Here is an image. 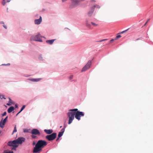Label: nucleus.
<instances>
[{
	"mask_svg": "<svg viewBox=\"0 0 153 153\" xmlns=\"http://www.w3.org/2000/svg\"><path fill=\"white\" fill-rule=\"evenodd\" d=\"M84 0H72V2L70 5V7L71 8H74L77 6L79 4V2Z\"/></svg>",
	"mask_w": 153,
	"mask_h": 153,
	"instance_id": "nucleus-5",
	"label": "nucleus"
},
{
	"mask_svg": "<svg viewBox=\"0 0 153 153\" xmlns=\"http://www.w3.org/2000/svg\"><path fill=\"white\" fill-rule=\"evenodd\" d=\"M121 37V36L120 35H118L116 37V38L115 39V40H116L119 38H120Z\"/></svg>",
	"mask_w": 153,
	"mask_h": 153,
	"instance_id": "nucleus-23",
	"label": "nucleus"
},
{
	"mask_svg": "<svg viewBox=\"0 0 153 153\" xmlns=\"http://www.w3.org/2000/svg\"><path fill=\"white\" fill-rule=\"evenodd\" d=\"M56 136V133H53L51 134L46 136L45 138L49 141H51L55 139Z\"/></svg>",
	"mask_w": 153,
	"mask_h": 153,
	"instance_id": "nucleus-7",
	"label": "nucleus"
},
{
	"mask_svg": "<svg viewBox=\"0 0 153 153\" xmlns=\"http://www.w3.org/2000/svg\"><path fill=\"white\" fill-rule=\"evenodd\" d=\"M73 75H71L69 77V79H70V80H71L73 78Z\"/></svg>",
	"mask_w": 153,
	"mask_h": 153,
	"instance_id": "nucleus-30",
	"label": "nucleus"
},
{
	"mask_svg": "<svg viewBox=\"0 0 153 153\" xmlns=\"http://www.w3.org/2000/svg\"><path fill=\"white\" fill-rule=\"evenodd\" d=\"M61 131H62L61 132H60L59 133L58 137H61L63 135V133L64 131V129L62 128V129Z\"/></svg>",
	"mask_w": 153,
	"mask_h": 153,
	"instance_id": "nucleus-14",
	"label": "nucleus"
},
{
	"mask_svg": "<svg viewBox=\"0 0 153 153\" xmlns=\"http://www.w3.org/2000/svg\"><path fill=\"white\" fill-rule=\"evenodd\" d=\"M150 19H149L147 21L148 22L149 20Z\"/></svg>",
	"mask_w": 153,
	"mask_h": 153,
	"instance_id": "nucleus-46",
	"label": "nucleus"
},
{
	"mask_svg": "<svg viewBox=\"0 0 153 153\" xmlns=\"http://www.w3.org/2000/svg\"><path fill=\"white\" fill-rule=\"evenodd\" d=\"M115 40V39H112L111 40H110V41H109V44H111V43H112L113 42L114 40Z\"/></svg>",
	"mask_w": 153,
	"mask_h": 153,
	"instance_id": "nucleus-27",
	"label": "nucleus"
},
{
	"mask_svg": "<svg viewBox=\"0 0 153 153\" xmlns=\"http://www.w3.org/2000/svg\"><path fill=\"white\" fill-rule=\"evenodd\" d=\"M9 102L10 103H13V101L11 100L10 98H9Z\"/></svg>",
	"mask_w": 153,
	"mask_h": 153,
	"instance_id": "nucleus-28",
	"label": "nucleus"
},
{
	"mask_svg": "<svg viewBox=\"0 0 153 153\" xmlns=\"http://www.w3.org/2000/svg\"><path fill=\"white\" fill-rule=\"evenodd\" d=\"M39 59L41 60H42V56H40L39 57Z\"/></svg>",
	"mask_w": 153,
	"mask_h": 153,
	"instance_id": "nucleus-31",
	"label": "nucleus"
},
{
	"mask_svg": "<svg viewBox=\"0 0 153 153\" xmlns=\"http://www.w3.org/2000/svg\"><path fill=\"white\" fill-rule=\"evenodd\" d=\"M7 105L8 106H10L11 105V104L10 103H7Z\"/></svg>",
	"mask_w": 153,
	"mask_h": 153,
	"instance_id": "nucleus-41",
	"label": "nucleus"
},
{
	"mask_svg": "<svg viewBox=\"0 0 153 153\" xmlns=\"http://www.w3.org/2000/svg\"><path fill=\"white\" fill-rule=\"evenodd\" d=\"M23 132H28V130L26 129H23Z\"/></svg>",
	"mask_w": 153,
	"mask_h": 153,
	"instance_id": "nucleus-25",
	"label": "nucleus"
},
{
	"mask_svg": "<svg viewBox=\"0 0 153 153\" xmlns=\"http://www.w3.org/2000/svg\"><path fill=\"white\" fill-rule=\"evenodd\" d=\"M16 131H17L16 127V125H15V126L14 128V130L13 131V133H12V134H13V133L16 132Z\"/></svg>",
	"mask_w": 153,
	"mask_h": 153,
	"instance_id": "nucleus-20",
	"label": "nucleus"
},
{
	"mask_svg": "<svg viewBox=\"0 0 153 153\" xmlns=\"http://www.w3.org/2000/svg\"><path fill=\"white\" fill-rule=\"evenodd\" d=\"M36 143L34 141H33V146H34V145H36Z\"/></svg>",
	"mask_w": 153,
	"mask_h": 153,
	"instance_id": "nucleus-36",
	"label": "nucleus"
},
{
	"mask_svg": "<svg viewBox=\"0 0 153 153\" xmlns=\"http://www.w3.org/2000/svg\"><path fill=\"white\" fill-rule=\"evenodd\" d=\"M31 137L33 139H36V138L37 137L36 136L33 134V135H31Z\"/></svg>",
	"mask_w": 153,
	"mask_h": 153,
	"instance_id": "nucleus-26",
	"label": "nucleus"
},
{
	"mask_svg": "<svg viewBox=\"0 0 153 153\" xmlns=\"http://www.w3.org/2000/svg\"><path fill=\"white\" fill-rule=\"evenodd\" d=\"M94 10H91H91L89 11L88 13V15L89 16H91L92 15Z\"/></svg>",
	"mask_w": 153,
	"mask_h": 153,
	"instance_id": "nucleus-17",
	"label": "nucleus"
},
{
	"mask_svg": "<svg viewBox=\"0 0 153 153\" xmlns=\"http://www.w3.org/2000/svg\"><path fill=\"white\" fill-rule=\"evenodd\" d=\"M14 109V108L13 106H11L8 108L7 111L9 113H10L13 111Z\"/></svg>",
	"mask_w": 153,
	"mask_h": 153,
	"instance_id": "nucleus-15",
	"label": "nucleus"
},
{
	"mask_svg": "<svg viewBox=\"0 0 153 153\" xmlns=\"http://www.w3.org/2000/svg\"><path fill=\"white\" fill-rule=\"evenodd\" d=\"M76 111V112L75 111V117L76 119L79 120L81 119V116H84V114L82 112H81L78 111Z\"/></svg>",
	"mask_w": 153,
	"mask_h": 153,
	"instance_id": "nucleus-6",
	"label": "nucleus"
},
{
	"mask_svg": "<svg viewBox=\"0 0 153 153\" xmlns=\"http://www.w3.org/2000/svg\"><path fill=\"white\" fill-rule=\"evenodd\" d=\"M67 0H62L63 2H65L67 1Z\"/></svg>",
	"mask_w": 153,
	"mask_h": 153,
	"instance_id": "nucleus-42",
	"label": "nucleus"
},
{
	"mask_svg": "<svg viewBox=\"0 0 153 153\" xmlns=\"http://www.w3.org/2000/svg\"><path fill=\"white\" fill-rule=\"evenodd\" d=\"M7 113L6 112H4V113L2 114V116H4L6 115Z\"/></svg>",
	"mask_w": 153,
	"mask_h": 153,
	"instance_id": "nucleus-29",
	"label": "nucleus"
},
{
	"mask_svg": "<svg viewBox=\"0 0 153 153\" xmlns=\"http://www.w3.org/2000/svg\"><path fill=\"white\" fill-rule=\"evenodd\" d=\"M91 24L94 27H96L99 25L98 24L96 23L93 22H91Z\"/></svg>",
	"mask_w": 153,
	"mask_h": 153,
	"instance_id": "nucleus-18",
	"label": "nucleus"
},
{
	"mask_svg": "<svg viewBox=\"0 0 153 153\" xmlns=\"http://www.w3.org/2000/svg\"><path fill=\"white\" fill-rule=\"evenodd\" d=\"M42 79L41 78L33 79H31V81L33 82H38Z\"/></svg>",
	"mask_w": 153,
	"mask_h": 153,
	"instance_id": "nucleus-19",
	"label": "nucleus"
},
{
	"mask_svg": "<svg viewBox=\"0 0 153 153\" xmlns=\"http://www.w3.org/2000/svg\"><path fill=\"white\" fill-rule=\"evenodd\" d=\"M86 25L87 27H88V28H89L90 29H91V25H90V24H89L88 23H86Z\"/></svg>",
	"mask_w": 153,
	"mask_h": 153,
	"instance_id": "nucleus-21",
	"label": "nucleus"
},
{
	"mask_svg": "<svg viewBox=\"0 0 153 153\" xmlns=\"http://www.w3.org/2000/svg\"><path fill=\"white\" fill-rule=\"evenodd\" d=\"M25 105L23 106L22 108H21V110L19 112V113H20L25 108Z\"/></svg>",
	"mask_w": 153,
	"mask_h": 153,
	"instance_id": "nucleus-22",
	"label": "nucleus"
},
{
	"mask_svg": "<svg viewBox=\"0 0 153 153\" xmlns=\"http://www.w3.org/2000/svg\"><path fill=\"white\" fill-rule=\"evenodd\" d=\"M90 1L91 2H95V1L94 0H91Z\"/></svg>",
	"mask_w": 153,
	"mask_h": 153,
	"instance_id": "nucleus-38",
	"label": "nucleus"
},
{
	"mask_svg": "<svg viewBox=\"0 0 153 153\" xmlns=\"http://www.w3.org/2000/svg\"><path fill=\"white\" fill-rule=\"evenodd\" d=\"M148 22V21L146 22L145 23V24L144 25H145Z\"/></svg>",
	"mask_w": 153,
	"mask_h": 153,
	"instance_id": "nucleus-43",
	"label": "nucleus"
},
{
	"mask_svg": "<svg viewBox=\"0 0 153 153\" xmlns=\"http://www.w3.org/2000/svg\"><path fill=\"white\" fill-rule=\"evenodd\" d=\"M3 27L5 29H7V26L5 25H3Z\"/></svg>",
	"mask_w": 153,
	"mask_h": 153,
	"instance_id": "nucleus-33",
	"label": "nucleus"
},
{
	"mask_svg": "<svg viewBox=\"0 0 153 153\" xmlns=\"http://www.w3.org/2000/svg\"><path fill=\"white\" fill-rule=\"evenodd\" d=\"M47 144V142L44 140H40L38 141L35 146L33 148V152L39 153L42 150V149Z\"/></svg>",
	"mask_w": 153,
	"mask_h": 153,
	"instance_id": "nucleus-1",
	"label": "nucleus"
},
{
	"mask_svg": "<svg viewBox=\"0 0 153 153\" xmlns=\"http://www.w3.org/2000/svg\"><path fill=\"white\" fill-rule=\"evenodd\" d=\"M95 8H97L99 9L100 7V6L97 4L94 5L93 7H91V10H94V9Z\"/></svg>",
	"mask_w": 153,
	"mask_h": 153,
	"instance_id": "nucleus-16",
	"label": "nucleus"
},
{
	"mask_svg": "<svg viewBox=\"0 0 153 153\" xmlns=\"http://www.w3.org/2000/svg\"><path fill=\"white\" fill-rule=\"evenodd\" d=\"M77 108L70 109L69 112L67 114V116L68 118V124H70L72 123L73 120L74 119L75 116V111H78Z\"/></svg>",
	"mask_w": 153,
	"mask_h": 153,
	"instance_id": "nucleus-3",
	"label": "nucleus"
},
{
	"mask_svg": "<svg viewBox=\"0 0 153 153\" xmlns=\"http://www.w3.org/2000/svg\"><path fill=\"white\" fill-rule=\"evenodd\" d=\"M60 137H58L56 139V141H57L59 140V138Z\"/></svg>",
	"mask_w": 153,
	"mask_h": 153,
	"instance_id": "nucleus-39",
	"label": "nucleus"
},
{
	"mask_svg": "<svg viewBox=\"0 0 153 153\" xmlns=\"http://www.w3.org/2000/svg\"><path fill=\"white\" fill-rule=\"evenodd\" d=\"M6 2V0L5 1V0H4L2 1V3L3 5H4L5 4Z\"/></svg>",
	"mask_w": 153,
	"mask_h": 153,
	"instance_id": "nucleus-24",
	"label": "nucleus"
},
{
	"mask_svg": "<svg viewBox=\"0 0 153 153\" xmlns=\"http://www.w3.org/2000/svg\"><path fill=\"white\" fill-rule=\"evenodd\" d=\"M42 21V18L41 16H39V18L38 19H35L34 20L35 24L39 25L40 24Z\"/></svg>",
	"mask_w": 153,
	"mask_h": 153,
	"instance_id": "nucleus-11",
	"label": "nucleus"
},
{
	"mask_svg": "<svg viewBox=\"0 0 153 153\" xmlns=\"http://www.w3.org/2000/svg\"><path fill=\"white\" fill-rule=\"evenodd\" d=\"M0 24H3L4 25V22L3 21H1L0 22Z\"/></svg>",
	"mask_w": 153,
	"mask_h": 153,
	"instance_id": "nucleus-34",
	"label": "nucleus"
},
{
	"mask_svg": "<svg viewBox=\"0 0 153 153\" xmlns=\"http://www.w3.org/2000/svg\"><path fill=\"white\" fill-rule=\"evenodd\" d=\"M19 113V112L16 114V116H17L18 115L19 113Z\"/></svg>",
	"mask_w": 153,
	"mask_h": 153,
	"instance_id": "nucleus-44",
	"label": "nucleus"
},
{
	"mask_svg": "<svg viewBox=\"0 0 153 153\" xmlns=\"http://www.w3.org/2000/svg\"><path fill=\"white\" fill-rule=\"evenodd\" d=\"M107 40V39H102V40H100V42H102V41H105V40Z\"/></svg>",
	"mask_w": 153,
	"mask_h": 153,
	"instance_id": "nucleus-35",
	"label": "nucleus"
},
{
	"mask_svg": "<svg viewBox=\"0 0 153 153\" xmlns=\"http://www.w3.org/2000/svg\"><path fill=\"white\" fill-rule=\"evenodd\" d=\"M7 2H10L11 0H6Z\"/></svg>",
	"mask_w": 153,
	"mask_h": 153,
	"instance_id": "nucleus-37",
	"label": "nucleus"
},
{
	"mask_svg": "<svg viewBox=\"0 0 153 153\" xmlns=\"http://www.w3.org/2000/svg\"><path fill=\"white\" fill-rule=\"evenodd\" d=\"M127 30H126L123 31L122 32H121L120 33H121V34L123 33L126 32Z\"/></svg>",
	"mask_w": 153,
	"mask_h": 153,
	"instance_id": "nucleus-32",
	"label": "nucleus"
},
{
	"mask_svg": "<svg viewBox=\"0 0 153 153\" xmlns=\"http://www.w3.org/2000/svg\"><path fill=\"white\" fill-rule=\"evenodd\" d=\"M91 65V61L89 60L86 65L83 67L81 72H83L88 69Z\"/></svg>",
	"mask_w": 153,
	"mask_h": 153,
	"instance_id": "nucleus-8",
	"label": "nucleus"
},
{
	"mask_svg": "<svg viewBox=\"0 0 153 153\" xmlns=\"http://www.w3.org/2000/svg\"><path fill=\"white\" fill-rule=\"evenodd\" d=\"M8 116L6 117L4 120L2 119L0 122V127L1 128H3L4 126L5 125L6 122L7 121Z\"/></svg>",
	"mask_w": 153,
	"mask_h": 153,
	"instance_id": "nucleus-9",
	"label": "nucleus"
},
{
	"mask_svg": "<svg viewBox=\"0 0 153 153\" xmlns=\"http://www.w3.org/2000/svg\"><path fill=\"white\" fill-rule=\"evenodd\" d=\"M15 107L16 108H18V105L17 104H15Z\"/></svg>",
	"mask_w": 153,
	"mask_h": 153,
	"instance_id": "nucleus-40",
	"label": "nucleus"
},
{
	"mask_svg": "<svg viewBox=\"0 0 153 153\" xmlns=\"http://www.w3.org/2000/svg\"><path fill=\"white\" fill-rule=\"evenodd\" d=\"M2 65H5V64H2Z\"/></svg>",
	"mask_w": 153,
	"mask_h": 153,
	"instance_id": "nucleus-45",
	"label": "nucleus"
},
{
	"mask_svg": "<svg viewBox=\"0 0 153 153\" xmlns=\"http://www.w3.org/2000/svg\"><path fill=\"white\" fill-rule=\"evenodd\" d=\"M31 133L33 135H39L40 134L39 131L36 128H34L32 129Z\"/></svg>",
	"mask_w": 153,
	"mask_h": 153,
	"instance_id": "nucleus-10",
	"label": "nucleus"
},
{
	"mask_svg": "<svg viewBox=\"0 0 153 153\" xmlns=\"http://www.w3.org/2000/svg\"><path fill=\"white\" fill-rule=\"evenodd\" d=\"M44 131L47 134H50L52 133L53 131L52 129H45Z\"/></svg>",
	"mask_w": 153,
	"mask_h": 153,
	"instance_id": "nucleus-13",
	"label": "nucleus"
},
{
	"mask_svg": "<svg viewBox=\"0 0 153 153\" xmlns=\"http://www.w3.org/2000/svg\"><path fill=\"white\" fill-rule=\"evenodd\" d=\"M56 39L47 40L46 41V42L50 45H52L54 41Z\"/></svg>",
	"mask_w": 153,
	"mask_h": 153,
	"instance_id": "nucleus-12",
	"label": "nucleus"
},
{
	"mask_svg": "<svg viewBox=\"0 0 153 153\" xmlns=\"http://www.w3.org/2000/svg\"><path fill=\"white\" fill-rule=\"evenodd\" d=\"M25 140V138L23 137H19L17 139L12 141H10L8 142V145L12 146V150H16V149L18 146V144H22Z\"/></svg>",
	"mask_w": 153,
	"mask_h": 153,
	"instance_id": "nucleus-2",
	"label": "nucleus"
},
{
	"mask_svg": "<svg viewBox=\"0 0 153 153\" xmlns=\"http://www.w3.org/2000/svg\"><path fill=\"white\" fill-rule=\"evenodd\" d=\"M42 36L40 34L36 36H32L30 37V40H32L35 41H36L42 42V40L41 39Z\"/></svg>",
	"mask_w": 153,
	"mask_h": 153,
	"instance_id": "nucleus-4",
	"label": "nucleus"
}]
</instances>
